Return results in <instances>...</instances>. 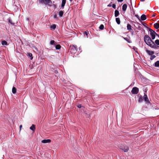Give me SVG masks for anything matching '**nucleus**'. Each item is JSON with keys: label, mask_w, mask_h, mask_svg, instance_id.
Masks as SVG:
<instances>
[{"label": "nucleus", "mask_w": 159, "mask_h": 159, "mask_svg": "<svg viewBox=\"0 0 159 159\" xmlns=\"http://www.w3.org/2000/svg\"><path fill=\"white\" fill-rule=\"evenodd\" d=\"M56 25L55 24H54L51 26V28L53 29H55L56 28Z\"/></svg>", "instance_id": "nucleus-29"}, {"label": "nucleus", "mask_w": 159, "mask_h": 159, "mask_svg": "<svg viewBox=\"0 0 159 159\" xmlns=\"http://www.w3.org/2000/svg\"><path fill=\"white\" fill-rule=\"evenodd\" d=\"M16 89L15 87H13L12 89V92L13 94L16 93Z\"/></svg>", "instance_id": "nucleus-20"}, {"label": "nucleus", "mask_w": 159, "mask_h": 159, "mask_svg": "<svg viewBox=\"0 0 159 159\" xmlns=\"http://www.w3.org/2000/svg\"><path fill=\"white\" fill-rule=\"evenodd\" d=\"M121 149L125 152H127L129 150V148L128 147L126 146V147L124 148H122Z\"/></svg>", "instance_id": "nucleus-17"}, {"label": "nucleus", "mask_w": 159, "mask_h": 159, "mask_svg": "<svg viewBox=\"0 0 159 159\" xmlns=\"http://www.w3.org/2000/svg\"><path fill=\"white\" fill-rule=\"evenodd\" d=\"M84 35H86V37H87V38L88 37V33L86 31H85L84 33Z\"/></svg>", "instance_id": "nucleus-32"}, {"label": "nucleus", "mask_w": 159, "mask_h": 159, "mask_svg": "<svg viewBox=\"0 0 159 159\" xmlns=\"http://www.w3.org/2000/svg\"><path fill=\"white\" fill-rule=\"evenodd\" d=\"M127 7V5L126 4H124L122 7V10L125 11Z\"/></svg>", "instance_id": "nucleus-10"}, {"label": "nucleus", "mask_w": 159, "mask_h": 159, "mask_svg": "<svg viewBox=\"0 0 159 159\" xmlns=\"http://www.w3.org/2000/svg\"><path fill=\"white\" fill-rule=\"evenodd\" d=\"M139 91V89L138 88L134 87L132 88L131 92L132 94H136L138 93Z\"/></svg>", "instance_id": "nucleus-5"}, {"label": "nucleus", "mask_w": 159, "mask_h": 159, "mask_svg": "<svg viewBox=\"0 0 159 159\" xmlns=\"http://www.w3.org/2000/svg\"><path fill=\"white\" fill-rule=\"evenodd\" d=\"M55 48L57 50L60 49L61 48V46L60 44L56 45L55 46Z\"/></svg>", "instance_id": "nucleus-21"}, {"label": "nucleus", "mask_w": 159, "mask_h": 159, "mask_svg": "<svg viewBox=\"0 0 159 159\" xmlns=\"http://www.w3.org/2000/svg\"><path fill=\"white\" fill-rule=\"evenodd\" d=\"M156 35V36H158V37H159V34H157L156 33V34H155V35Z\"/></svg>", "instance_id": "nucleus-42"}, {"label": "nucleus", "mask_w": 159, "mask_h": 159, "mask_svg": "<svg viewBox=\"0 0 159 159\" xmlns=\"http://www.w3.org/2000/svg\"><path fill=\"white\" fill-rule=\"evenodd\" d=\"M77 107L78 108H80L81 107V104H78L77 106Z\"/></svg>", "instance_id": "nucleus-37"}, {"label": "nucleus", "mask_w": 159, "mask_h": 159, "mask_svg": "<svg viewBox=\"0 0 159 159\" xmlns=\"http://www.w3.org/2000/svg\"><path fill=\"white\" fill-rule=\"evenodd\" d=\"M51 142V140L50 139H44L42 141V143H50Z\"/></svg>", "instance_id": "nucleus-7"}, {"label": "nucleus", "mask_w": 159, "mask_h": 159, "mask_svg": "<svg viewBox=\"0 0 159 159\" xmlns=\"http://www.w3.org/2000/svg\"><path fill=\"white\" fill-rule=\"evenodd\" d=\"M127 29L129 30V31H130V30H131V25L129 24H128L127 25Z\"/></svg>", "instance_id": "nucleus-16"}, {"label": "nucleus", "mask_w": 159, "mask_h": 159, "mask_svg": "<svg viewBox=\"0 0 159 159\" xmlns=\"http://www.w3.org/2000/svg\"><path fill=\"white\" fill-rule=\"evenodd\" d=\"M104 26L102 24L99 27V29L101 30H103L104 29Z\"/></svg>", "instance_id": "nucleus-27"}, {"label": "nucleus", "mask_w": 159, "mask_h": 159, "mask_svg": "<svg viewBox=\"0 0 159 159\" xmlns=\"http://www.w3.org/2000/svg\"><path fill=\"white\" fill-rule=\"evenodd\" d=\"M66 0H62V3L61 4V7L63 9L66 3Z\"/></svg>", "instance_id": "nucleus-9"}, {"label": "nucleus", "mask_w": 159, "mask_h": 159, "mask_svg": "<svg viewBox=\"0 0 159 159\" xmlns=\"http://www.w3.org/2000/svg\"><path fill=\"white\" fill-rule=\"evenodd\" d=\"M112 7H113V8H114L115 9H116V6L115 4H113L112 5Z\"/></svg>", "instance_id": "nucleus-34"}, {"label": "nucleus", "mask_w": 159, "mask_h": 159, "mask_svg": "<svg viewBox=\"0 0 159 159\" xmlns=\"http://www.w3.org/2000/svg\"><path fill=\"white\" fill-rule=\"evenodd\" d=\"M53 6H54V8H56V5L54 4V5H53Z\"/></svg>", "instance_id": "nucleus-43"}, {"label": "nucleus", "mask_w": 159, "mask_h": 159, "mask_svg": "<svg viewBox=\"0 0 159 159\" xmlns=\"http://www.w3.org/2000/svg\"><path fill=\"white\" fill-rule=\"evenodd\" d=\"M39 3L47 4L49 6H51L52 2L50 0H39Z\"/></svg>", "instance_id": "nucleus-3"}, {"label": "nucleus", "mask_w": 159, "mask_h": 159, "mask_svg": "<svg viewBox=\"0 0 159 159\" xmlns=\"http://www.w3.org/2000/svg\"><path fill=\"white\" fill-rule=\"evenodd\" d=\"M30 129L34 131L35 130V126L34 125H32V126L30 127Z\"/></svg>", "instance_id": "nucleus-13"}, {"label": "nucleus", "mask_w": 159, "mask_h": 159, "mask_svg": "<svg viewBox=\"0 0 159 159\" xmlns=\"http://www.w3.org/2000/svg\"><path fill=\"white\" fill-rule=\"evenodd\" d=\"M22 127V125H20V131L21 130Z\"/></svg>", "instance_id": "nucleus-38"}, {"label": "nucleus", "mask_w": 159, "mask_h": 159, "mask_svg": "<svg viewBox=\"0 0 159 159\" xmlns=\"http://www.w3.org/2000/svg\"><path fill=\"white\" fill-rule=\"evenodd\" d=\"M144 40L146 44L150 47L151 44H152L154 43L151 39L150 37L147 35H145Z\"/></svg>", "instance_id": "nucleus-1"}, {"label": "nucleus", "mask_w": 159, "mask_h": 159, "mask_svg": "<svg viewBox=\"0 0 159 159\" xmlns=\"http://www.w3.org/2000/svg\"><path fill=\"white\" fill-rule=\"evenodd\" d=\"M8 21L11 25H14V23L12 22V20L10 19V18H9L8 19Z\"/></svg>", "instance_id": "nucleus-25"}, {"label": "nucleus", "mask_w": 159, "mask_h": 159, "mask_svg": "<svg viewBox=\"0 0 159 159\" xmlns=\"http://www.w3.org/2000/svg\"><path fill=\"white\" fill-rule=\"evenodd\" d=\"M123 0H117V1L118 2H122L123 1Z\"/></svg>", "instance_id": "nucleus-40"}, {"label": "nucleus", "mask_w": 159, "mask_h": 159, "mask_svg": "<svg viewBox=\"0 0 159 159\" xmlns=\"http://www.w3.org/2000/svg\"><path fill=\"white\" fill-rule=\"evenodd\" d=\"M155 16V15H153L152 16L153 17H154Z\"/></svg>", "instance_id": "nucleus-46"}, {"label": "nucleus", "mask_w": 159, "mask_h": 159, "mask_svg": "<svg viewBox=\"0 0 159 159\" xmlns=\"http://www.w3.org/2000/svg\"><path fill=\"white\" fill-rule=\"evenodd\" d=\"M143 101V99L142 98L140 97L139 98L138 101L139 102H142Z\"/></svg>", "instance_id": "nucleus-33"}, {"label": "nucleus", "mask_w": 159, "mask_h": 159, "mask_svg": "<svg viewBox=\"0 0 159 159\" xmlns=\"http://www.w3.org/2000/svg\"><path fill=\"white\" fill-rule=\"evenodd\" d=\"M146 52L149 55H152L154 53V52L153 51H150L148 50H146Z\"/></svg>", "instance_id": "nucleus-8"}, {"label": "nucleus", "mask_w": 159, "mask_h": 159, "mask_svg": "<svg viewBox=\"0 0 159 159\" xmlns=\"http://www.w3.org/2000/svg\"><path fill=\"white\" fill-rule=\"evenodd\" d=\"M155 66L156 67H159V61H157L155 63Z\"/></svg>", "instance_id": "nucleus-24"}, {"label": "nucleus", "mask_w": 159, "mask_h": 159, "mask_svg": "<svg viewBox=\"0 0 159 159\" xmlns=\"http://www.w3.org/2000/svg\"><path fill=\"white\" fill-rule=\"evenodd\" d=\"M156 56L154 55H152L150 58V59L151 60H152L153 59L155 58Z\"/></svg>", "instance_id": "nucleus-28"}, {"label": "nucleus", "mask_w": 159, "mask_h": 159, "mask_svg": "<svg viewBox=\"0 0 159 159\" xmlns=\"http://www.w3.org/2000/svg\"><path fill=\"white\" fill-rule=\"evenodd\" d=\"M111 3H112V2H111V3H110L109 4L107 5V7H111V6H112Z\"/></svg>", "instance_id": "nucleus-36"}, {"label": "nucleus", "mask_w": 159, "mask_h": 159, "mask_svg": "<svg viewBox=\"0 0 159 159\" xmlns=\"http://www.w3.org/2000/svg\"><path fill=\"white\" fill-rule=\"evenodd\" d=\"M154 27L156 29H157L159 28V24L156 23L154 24Z\"/></svg>", "instance_id": "nucleus-14"}, {"label": "nucleus", "mask_w": 159, "mask_h": 159, "mask_svg": "<svg viewBox=\"0 0 159 159\" xmlns=\"http://www.w3.org/2000/svg\"><path fill=\"white\" fill-rule=\"evenodd\" d=\"M150 47L155 49L159 48V46L156 45L154 42L152 44H151Z\"/></svg>", "instance_id": "nucleus-6"}, {"label": "nucleus", "mask_w": 159, "mask_h": 159, "mask_svg": "<svg viewBox=\"0 0 159 159\" xmlns=\"http://www.w3.org/2000/svg\"><path fill=\"white\" fill-rule=\"evenodd\" d=\"M119 14V11L117 10H116L115 11V16L116 17L118 16Z\"/></svg>", "instance_id": "nucleus-15"}, {"label": "nucleus", "mask_w": 159, "mask_h": 159, "mask_svg": "<svg viewBox=\"0 0 159 159\" xmlns=\"http://www.w3.org/2000/svg\"><path fill=\"white\" fill-rule=\"evenodd\" d=\"M135 16L137 18H138L139 20H140V17H139V16L137 15H135Z\"/></svg>", "instance_id": "nucleus-35"}, {"label": "nucleus", "mask_w": 159, "mask_h": 159, "mask_svg": "<svg viewBox=\"0 0 159 159\" xmlns=\"http://www.w3.org/2000/svg\"><path fill=\"white\" fill-rule=\"evenodd\" d=\"M156 35V36H158V37H159V34H157L156 33V34H155V35Z\"/></svg>", "instance_id": "nucleus-41"}, {"label": "nucleus", "mask_w": 159, "mask_h": 159, "mask_svg": "<svg viewBox=\"0 0 159 159\" xmlns=\"http://www.w3.org/2000/svg\"><path fill=\"white\" fill-rule=\"evenodd\" d=\"M124 39L128 43H131V41L130 39L129 38H124Z\"/></svg>", "instance_id": "nucleus-18"}, {"label": "nucleus", "mask_w": 159, "mask_h": 159, "mask_svg": "<svg viewBox=\"0 0 159 159\" xmlns=\"http://www.w3.org/2000/svg\"><path fill=\"white\" fill-rule=\"evenodd\" d=\"M143 98L144 99L145 101L146 102H149L147 96V95L146 94H144Z\"/></svg>", "instance_id": "nucleus-12"}, {"label": "nucleus", "mask_w": 159, "mask_h": 159, "mask_svg": "<svg viewBox=\"0 0 159 159\" xmlns=\"http://www.w3.org/2000/svg\"><path fill=\"white\" fill-rule=\"evenodd\" d=\"M28 56L30 57H31L30 59L31 60H32L33 57H32V53H28Z\"/></svg>", "instance_id": "nucleus-31"}, {"label": "nucleus", "mask_w": 159, "mask_h": 159, "mask_svg": "<svg viewBox=\"0 0 159 159\" xmlns=\"http://www.w3.org/2000/svg\"><path fill=\"white\" fill-rule=\"evenodd\" d=\"M154 43L157 45H159V40L157 39L155 41Z\"/></svg>", "instance_id": "nucleus-26"}, {"label": "nucleus", "mask_w": 159, "mask_h": 159, "mask_svg": "<svg viewBox=\"0 0 159 159\" xmlns=\"http://www.w3.org/2000/svg\"><path fill=\"white\" fill-rule=\"evenodd\" d=\"M146 19V16L144 14L142 15L141 16V19L142 20H145Z\"/></svg>", "instance_id": "nucleus-11"}, {"label": "nucleus", "mask_w": 159, "mask_h": 159, "mask_svg": "<svg viewBox=\"0 0 159 159\" xmlns=\"http://www.w3.org/2000/svg\"><path fill=\"white\" fill-rule=\"evenodd\" d=\"M54 18H56L57 17V15L56 14H55L54 16Z\"/></svg>", "instance_id": "nucleus-39"}, {"label": "nucleus", "mask_w": 159, "mask_h": 159, "mask_svg": "<svg viewBox=\"0 0 159 159\" xmlns=\"http://www.w3.org/2000/svg\"><path fill=\"white\" fill-rule=\"evenodd\" d=\"M149 31L150 32V34L152 39H154L155 38L156 32L151 28L148 29Z\"/></svg>", "instance_id": "nucleus-4"}, {"label": "nucleus", "mask_w": 159, "mask_h": 159, "mask_svg": "<svg viewBox=\"0 0 159 159\" xmlns=\"http://www.w3.org/2000/svg\"><path fill=\"white\" fill-rule=\"evenodd\" d=\"M69 0L71 2L72 0Z\"/></svg>", "instance_id": "nucleus-47"}, {"label": "nucleus", "mask_w": 159, "mask_h": 159, "mask_svg": "<svg viewBox=\"0 0 159 159\" xmlns=\"http://www.w3.org/2000/svg\"><path fill=\"white\" fill-rule=\"evenodd\" d=\"M55 42L53 40H52L50 41V44L51 45H53L55 44Z\"/></svg>", "instance_id": "nucleus-30"}, {"label": "nucleus", "mask_w": 159, "mask_h": 159, "mask_svg": "<svg viewBox=\"0 0 159 159\" xmlns=\"http://www.w3.org/2000/svg\"><path fill=\"white\" fill-rule=\"evenodd\" d=\"M63 13H64V12L62 11H59V16L60 17L62 16Z\"/></svg>", "instance_id": "nucleus-23"}, {"label": "nucleus", "mask_w": 159, "mask_h": 159, "mask_svg": "<svg viewBox=\"0 0 159 159\" xmlns=\"http://www.w3.org/2000/svg\"><path fill=\"white\" fill-rule=\"evenodd\" d=\"M2 45H7V41H6L5 40L2 41Z\"/></svg>", "instance_id": "nucleus-22"}, {"label": "nucleus", "mask_w": 159, "mask_h": 159, "mask_svg": "<svg viewBox=\"0 0 159 159\" xmlns=\"http://www.w3.org/2000/svg\"><path fill=\"white\" fill-rule=\"evenodd\" d=\"M55 72L56 73V74H57V73H58V72L57 70H55Z\"/></svg>", "instance_id": "nucleus-44"}, {"label": "nucleus", "mask_w": 159, "mask_h": 159, "mask_svg": "<svg viewBox=\"0 0 159 159\" xmlns=\"http://www.w3.org/2000/svg\"><path fill=\"white\" fill-rule=\"evenodd\" d=\"M77 50V46L76 45H72L70 47L69 49V52L71 54H74L76 53Z\"/></svg>", "instance_id": "nucleus-2"}, {"label": "nucleus", "mask_w": 159, "mask_h": 159, "mask_svg": "<svg viewBox=\"0 0 159 159\" xmlns=\"http://www.w3.org/2000/svg\"><path fill=\"white\" fill-rule=\"evenodd\" d=\"M116 20L118 24L119 25L120 24V19L119 18H116Z\"/></svg>", "instance_id": "nucleus-19"}, {"label": "nucleus", "mask_w": 159, "mask_h": 159, "mask_svg": "<svg viewBox=\"0 0 159 159\" xmlns=\"http://www.w3.org/2000/svg\"><path fill=\"white\" fill-rule=\"evenodd\" d=\"M141 2H143L145 1V0H140Z\"/></svg>", "instance_id": "nucleus-45"}]
</instances>
